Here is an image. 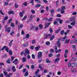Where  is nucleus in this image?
<instances>
[{"label":"nucleus","instance_id":"1","mask_svg":"<svg viewBox=\"0 0 77 77\" xmlns=\"http://www.w3.org/2000/svg\"><path fill=\"white\" fill-rule=\"evenodd\" d=\"M60 38H59L58 39V41L57 42V46L58 47H60V45H61V43L60 42Z\"/></svg>","mask_w":77,"mask_h":77},{"label":"nucleus","instance_id":"2","mask_svg":"<svg viewBox=\"0 0 77 77\" xmlns=\"http://www.w3.org/2000/svg\"><path fill=\"white\" fill-rule=\"evenodd\" d=\"M42 52H39L38 53L37 57L38 59H39L40 57H41L42 56Z\"/></svg>","mask_w":77,"mask_h":77},{"label":"nucleus","instance_id":"3","mask_svg":"<svg viewBox=\"0 0 77 77\" xmlns=\"http://www.w3.org/2000/svg\"><path fill=\"white\" fill-rule=\"evenodd\" d=\"M25 53H24V55L26 56V54H30V52L29 51V50L27 49H26L25 50Z\"/></svg>","mask_w":77,"mask_h":77},{"label":"nucleus","instance_id":"4","mask_svg":"<svg viewBox=\"0 0 77 77\" xmlns=\"http://www.w3.org/2000/svg\"><path fill=\"white\" fill-rule=\"evenodd\" d=\"M18 59H15L14 61L13 62V63H14L15 65H18Z\"/></svg>","mask_w":77,"mask_h":77},{"label":"nucleus","instance_id":"5","mask_svg":"<svg viewBox=\"0 0 77 77\" xmlns=\"http://www.w3.org/2000/svg\"><path fill=\"white\" fill-rule=\"evenodd\" d=\"M60 60V58H57L55 59V60H54V62L56 63H57Z\"/></svg>","mask_w":77,"mask_h":77},{"label":"nucleus","instance_id":"6","mask_svg":"<svg viewBox=\"0 0 77 77\" xmlns=\"http://www.w3.org/2000/svg\"><path fill=\"white\" fill-rule=\"evenodd\" d=\"M12 70L13 72H15L16 71V69H15V66H14L12 67Z\"/></svg>","mask_w":77,"mask_h":77},{"label":"nucleus","instance_id":"7","mask_svg":"<svg viewBox=\"0 0 77 77\" xmlns=\"http://www.w3.org/2000/svg\"><path fill=\"white\" fill-rule=\"evenodd\" d=\"M11 30V28L10 27H8V28H7L6 29H5V31L6 32H8V33H9L10 32Z\"/></svg>","mask_w":77,"mask_h":77},{"label":"nucleus","instance_id":"8","mask_svg":"<svg viewBox=\"0 0 77 77\" xmlns=\"http://www.w3.org/2000/svg\"><path fill=\"white\" fill-rule=\"evenodd\" d=\"M61 29V27H59L58 28V29L57 30H56L55 31V33H58L59 32H60V30Z\"/></svg>","mask_w":77,"mask_h":77},{"label":"nucleus","instance_id":"9","mask_svg":"<svg viewBox=\"0 0 77 77\" xmlns=\"http://www.w3.org/2000/svg\"><path fill=\"white\" fill-rule=\"evenodd\" d=\"M49 24H50V23H45V26L44 27V29H45L46 27H48L49 26Z\"/></svg>","mask_w":77,"mask_h":77},{"label":"nucleus","instance_id":"10","mask_svg":"<svg viewBox=\"0 0 77 77\" xmlns=\"http://www.w3.org/2000/svg\"><path fill=\"white\" fill-rule=\"evenodd\" d=\"M13 75V74L12 73H11L10 74H7L6 75V77H10L11 76V75Z\"/></svg>","mask_w":77,"mask_h":77},{"label":"nucleus","instance_id":"11","mask_svg":"<svg viewBox=\"0 0 77 77\" xmlns=\"http://www.w3.org/2000/svg\"><path fill=\"white\" fill-rule=\"evenodd\" d=\"M22 60H23V62H25L26 61V60H27V59H26V58L25 57H23L22 58Z\"/></svg>","mask_w":77,"mask_h":77},{"label":"nucleus","instance_id":"12","mask_svg":"<svg viewBox=\"0 0 77 77\" xmlns=\"http://www.w3.org/2000/svg\"><path fill=\"white\" fill-rule=\"evenodd\" d=\"M75 24V21H74L73 22L71 23V26H74Z\"/></svg>","mask_w":77,"mask_h":77},{"label":"nucleus","instance_id":"13","mask_svg":"<svg viewBox=\"0 0 77 77\" xmlns=\"http://www.w3.org/2000/svg\"><path fill=\"white\" fill-rule=\"evenodd\" d=\"M52 35V34H49L46 35V37H45V39H46L47 37H50Z\"/></svg>","mask_w":77,"mask_h":77},{"label":"nucleus","instance_id":"14","mask_svg":"<svg viewBox=\"0 0 77 77\" xmlns=\"http://www.w3.org/2000/svg\"><path fill=\"white\" fill-rule=\"evenodd\" d=\"M69 42V39H66L65 41V44H68Z\"/></svg>","mask_w":77,"mask_h":77},{"label":"nucleus","instance_id":"15","mask_svg":"<svg viewBox=\"0 0 77 77\" xmlns=\"http://www.w3.org/2000/svg\"><path fill=\"white\" fill-rule=\"evenodd\" d=\"M54 38V35H53L52 36H51L50 38V41H52L53 39Z\"/></svg>","mask_w":77,"mask_h":77},{"label":"nucleus","instance_id":"16","mask_svg":"<svg viewBox=\"0 0 77 77\" xmlns=\"http://www.w3.org/2000/svg\"><path fill=\"white\" fill-rule=\"evenodd\" d=\"M39 48H40V46H38L35 48V49L37 51H38Z\"/></svg>","mask_w":77,"mask_h":77},{"label":"nucleus","instance_id":"17","mask_svg":"<svg viewBox=\"0 0 77 77\" xmlns=\"http://www.w3.org/2000/svg\"><path fill=\"white\" fill-rule=\"evenodd\" d=\"M13 41H14L13 40H12L10 42L9 45V46L10 47H11V46H12V42H13Z\"/></svg>","mask_w":77,"mask_h":77},{"label":"nucleus","instance_id":"18","mask_svg":"<svg viewBox=\"0 0 77 77\" xmlns=\"http://www.w3.org/2000/svg\"><path fill=\"white\" fill-rule=\"evenodd\" d=\"M13 14H14V11H10L8 12V14L9 15Z\"/></svg>","mask_w":77,"mask_h":77},{"label":"nucleus","instance_id":"19","mask_svg":"<svg viewBox=\"0 0 77 77\" xmlns=\"http://www.w3.org/2000/svg\"><path fill=\"white\" fill-rule=\"evenodd\" d=\"M26 18H27V16H25L21 20H22V21H24V20H26Z\"/></svg>","mask_w":77,"mask_h":77},{"label":"nucleus","instance_id":"20","mask_svg":"<svg viewBox=\"0 0 77 77\" xmlns=\"http://www.w3.org/2000/svg\"><path fill=\"white\" fill-rule=\"evenodd\" d=\"M38 27L40 28V29H42L43 27V26H42V25L41 24H40L38 25Z\"/></svg>","mask_w":77,"mask_h":77},{"label":"nucleus","instance_id":"21","mask_svg":"<svg viewBox=\"0 0 77 77\" xmlns=\"http://www.w3.org/2000/svg\"><path fill=\"white\" fill-rule=\"evenodd\" d=\"M46 45H50V42H47L45 43Z\"/></svg>","mask_w":77,"mask_h":77},{"label":"nucleus","instance_id":"22","mask_svg":"<svg viewBox=\"0 0 77 77\" xmlns=\"http://www.w3.org/2000/svg\"><path fill=\"white\" fill-rule=\"evenodd\" d=\"M20 17H23V13L20 12Z\"/></svg>","mask_w":77,"mask_h":77},{"label":"nucleus","instance_id":"23","mask_svg":"<svg viewBox=\"0 0 77 77\" xmlns=\"http://www.w3.org/2000/svg\"><path fill=\"white\" fill-rule=\"evenodd\" d=\"M54 52V49H52L50 50V53H53Z\"/></svg>","mask_w":77,"mask_h":77},{"label":"nucleus","instance_id":"24","mask_svg":"<svg viewBox=\"0 0 77 77\" xmlns=\"http://www.w3.org/2000/svg\"><path fill=\"white\" fill-rule=\"evenodd\" d=\"M69 20L70 21H72L74 20V18L73 17H72L69 19Z\"/></svg>","mask_w":77,"mask_h":77},{"label":"nucleus","instance_id":"25","mask_svg":"<svg viewBox=\"0 0 77 77\" xmlns=\"http://www.w3.org/2000/svg\"><path fill=\"white\" fill-rule=\"evenodd\" d=\"M41 6V5L40 4H38L37 5H36L35 6V8H39V7H40Z\"/></svg>","mask_w":77,"mask_h":77},{"label":"nucleus","instance_id":"26","mask_svg":"<svg viewBox=\"0 0 77 77\" xmlns=\"http://www.w3.org/2000/svg\"><path fill=\"white\" fill-rule=\"evenodd\" d=\"M31 12L33 14H35V11H34L33 10H31Z\"/></svg>","mask_w":77,"mask_h":77},{"label":"nucleus","instance_id":"27","mask_svg":"<svg viewBox=\"0 0 77 77\" xmlns=\"http://www.w3.org/2000/svg\"><path fill=\"white\" fill-rule=\"evenodd\" d=\"M29 75V73L28 72V71H27L26 73L24 75V76H27Z\"/></svg>","mask_w":77,"mask_h":77},{"label":"nucleus","instance_id":"28","mask_svg":"<svg viewBox=\"0 0 77 77\" xmlns=\"http://www.w3.org/2000/svg\"><path fill=\"white\" fill-rule=\"evenodd\" d=\"M30 37V35H29V34H26V38H29Z\"/></svg>","mask_w":77,"mask_h":77},{"label":"nucleus","instance_id":"29","mask_svg":"<svg viewBox=\"0 0 77 77\" xmlns=\"http://www.w3.org/2000/svg\"><path fill=\"white\" fill-rule=\"evenodd\" d=\"M64 33V30H62L61 31L60 34L61 35H63V34Z\"/></svg>","mask_w":77,"mask_h":77},{"label":"nucleus","instance_id":"30","mask_svg":"<svg viewBox=\"0 0 77 77\" xmlns=\"http://www.w3.org/2000/svg\"><path fill=\"white\" fill-rule=\"evenodd\" d=\"M54 25H57V24H58V23L56 21H55L54 23Z\"/></svg>","mask_w":77,"mask_h":77},{"label":"nucleus","instance_id":"31","mask_svg":"<svg viewBox=\"0 0 77 77\" xmlns=\"http://www.w3.org/2000/svg\"><path fill=\"white\" fill-rule=\"evenodd\" d=\"M61 10H65V9H66V8H65V7L64 6H63L61 7Z\"/></svg>","mask_w":77,"mask_h":77},{"label":"nucleus","instance_id":"32","mask_svg":"<svg viewBox=\"0 0 77 77\" xmlns=\"http://www.w3.org/2000/svg\"><path fill=\"white\" fill-rule=\"evenodd\" d=\"M71 66L72 67V68H74V66H75V65H74V64L73 63H72L71 64Z\"/></svg>","mask_w":77,"mask_h":77},{"label":"nucleus","instance_id":"33","mask_svg":"<svg viewBox=\"0 0 77 77\" xmlns=\"http://www.w3.org/2000/svg\"><path fill=\"white\" fill-rule=\"evenodd\" d=\"M61 14H64V13H65V11H64V10H61V12H60Z\"/></svg>","mask_w":77,"mask_h":77},{"label":"nucleus","instance_id":"34","mask_svg":"<svg viewBox=\"0 0 77 77\" xmlns=\"http://www.w3.org/2000/svg\"><path fill=\"white\" fill-rule=\"evenodd\" d=\"M0 13L2 15H5V14L3 13V11L2 10L0 11Z\"/></svg>","mask_w":77,"mask_h":77},{"label":"nucleus","instance_id":"35","mask_svg":"<svg viewBox=\"0 0 77 77\" xmlns=\"http://www.w3.org/2000/svg\"><path fill=\"white\" fill-rule=\"evenodd\" d=\"M23 5H24V6H27V3L26 2H25V3H23Z\"/></svg>","mask_w":77,"mask_h":77},{"label":"nucleus","instance_id":"36","mask_svg":"<svg viewBox=\"0 0 77 77\" xmlns=\"http://www.w3.org/2000/svg\"><path fill=\"white\" fill-rule=\"evenodd\" d=\"M32 56L33 59H35V55L32 54Z\"/></svg>","mask_w":77,"mask_h":77},{"label":"nucleus","instance_id":"37","mask_svg":"<svg viewBox=\"0 0 77 77\" xmlns=\"http://www.w3.org/2000/svg\"><path fill=\"white\" fill-rule=\"evenodd\" d=\"M35 16L34 15L33 16V15H31L30 16V18H35Z\"/></svg>","mask_w":77,"mask_h":77},{"label":"nucleus","instance_id":"38","mask_svg":"<svg viewBox=\"0 0 77 77\" xmlns=\"http://www.w3.org/2000/svg\"><path fill=\"white\" fill-rule=\"evenodd\" d=\"M53 20V18H50L48 20V21H51Z\"/></svg>","mask_w":77,"mask_h":77},{"label":"nucleus","instance_id":"39","mask_svg":"<svg viewBox=\"0 0 77 77\" xmlns=\"http://www.w3.org/2000/svg\"><path fill=\"white\" fill-rule=\"evenodd\" d=\"M5 50L6 51H7V52H9V48L8 47L6 48Z\"/></svg>","mask_w":77,"mask_h":77},{"label":"nucleus","instance_id":"40","mask_svg":"<svg viewBox=\"0 0 77 77\" xmlns=\"http://www.w3.org/2000/svg\"><path fill=\"white\" fill-rule=\"evenodd\" d=\"M23 27V24H21L19 26V28H22Z\"/></svg>","mask_w":77,"mask_h":77},{"label":"nucleus","instance_id":"41","mask_svg":"<svg viewBox=\"0 0 77 77\" xmlns=\"http://www.w3.org/2000/svg\"><path fill=\"white\" fill-rule=\"evenodd\" d=\"M11 27H14L15 26V25H14V23H13L12 22L11 23Z\"/></svg>","mask_w":77,"mask_h":77},{"label":"nucleus","instance_id":"42","mask_svg":"<svg viewBox=\"0 0 77 77\" xmlns=\"http://www.w3.org/2000/svg\"><path fill=\"white\" fill-rule=\"evenodd\" d=\"M5 5V6H7L9 5V3H8V2H5L4 3Z\"/></svg>","mask_w":77,"mask_h":77},{"label":"nucleus","instance_id":"43","mask_svg":"<svg viewBox=\"0 0 77 77\" xmlns=\"http://www.w3.org/2000/svg\"><path fill=\"white\" fill-rule=\"evenodd\" d=\"M8 52L10 55H12V51L10 50L8 51Z\"/></svg>","mask_w":77,"mask_h":77},{"label":"nucleus","instance_id":"44","mask_svg":"<svg viewBox=\"0 0 77 77\" xmlns=\"http://www.w3.org/2000/svg\"><path fill=\"white\" fill-rule=\"evenodd\" d=\"M62 73V72H61L60 71H58V72H57V74L58 75H60V74H61V73Z\"/></svg>","mask_w":77,"mask_h":77},{"label":"nucleus","instance_id":"45","mask_svg":"<svg viewBox=\"0 0 77 77\" xmlns=\"http://www.w3.org/2000/svg\"><path fill=\"white\" fill-rule=\"evenodd\" d=\"M4 73L5 75V76H6L8 74V72H4Z\"/></svg>","mask_w":77,"mask_h":77},{"label":"nucleus","instance_id":"46","mask_svg":"<svg viewBox=\"0 0 77 77\" xmlns=\"http://www.w3.org/2000/svg\"><path fill=\"white\" fill-rule=\"evenodd\" d=\"M72 47L73 48V49H75V45H72Z\"/></svg>","mask_w":77,"mask_h":77},{"label":"nucleus","instance_id":"47","mask_svg":"<svg viewBox=\"0 0 77 77\" xmlns=\"http://www.w3.org/2000/svg\"><path fill=\"white\" fill-rule=\"evenodd\" d=\"M53 54L50 53L49 54L48 56L49 57H51L52 56H53Z\"/></svg>","mask_w":77,"mask_h":77},{"label":"nucleus","instance_id":"48","mask_svg":"<svg viewBox=\"0 0 77 77\" xmlns=\"http://www.w3.org/2000/svg\"><path fill=\"white\" fill-rule=\"evenodd\" d=\"M39 72V69H37V70L35 72V74H37L38 73V72Z\"/></svg>","mask_w":77,"mask_h":77},{"label":"nucleus","instance_id":"49","mask_svg":"<svg viewBox=\"0 0 77 77\" xmlns=\"http://www.w3.org/2000/svg\"><path fill=\"white\" fill-rule=\"evenodd\" d=\"M39 72V69H37V70L35 72V74H37L38 73V72Z\"/></svg>","mask_w":77,"mask_h":77},{"label":"nucleus","instance_id":"50","mask_svg":"<svg viewBox=\"0 0 77 77\" xmlns=\"http://www.w3.org/2000/svg\"><path fill=\"white\" fill-rule=\"evenodd\" d=\"M66 38V36H64L63 38V41H64Z\"/></svg>","mask_w":77,"mask_h":77},{"label":"nucleus","instance_id":"51","mask_svg":"<svg viewBox=\"0 0 77 77\" xmlns=\"http://www.w3.org/2000/svg\"><path fill=\"white\" fill-rule=\"evenodd\" d=\"M34 0H31V2L32 3V5H34Z\"/></svg>","mask_w":77,"mask_h":77},{"label":"nucleus","instance_id":"52","mask_svg":"<svg viewBox=\"0 0 77 77\" xmlns=\"http://www.w3.org/2000/svg\"><path fill=\"white\" fill-rule=\"evenodd\" d=\"M46 61L47 63H49L50 62V61L49 60H48V59H47L46 60Z\"/></svg>","mask_w":77,"mask_h":77},{"label":"nucleus","instance_id":"53","mask_svg":"<svg viewBox=\"0 0 77 77\" xmlns=\"http://www.w3.org/2000/svg\"><path fill=\"white\" fill-rule=\"evenodd\" d=\"M14 33H15V32H14V31H13L10 33V35L12 36L13 35V34H14Z\"/></svg>","mask_w":77,"mask_h":77},{"label":"nucleus","instance_id":"54","mask_svg":"<svg viewBox=\"0 0 77 77\" xmlns=\"http://www.w3.org/2000/svg\"><path fill=\"white\" fill-rule=\"evenodd\" d=\"M23 65L22 64L19 67V69H21L23 68Z\"/></svg>","mask_w":77,"mask_h":77},{"label":"nucleus","instance_id":"55","mask_svg":"<svg viewBox=\"0 0 77 77\" xmlns=\"http://www.w3.org/2000/svg\"><path fill=\"white\" fill-rule=\"evenodd\" d=\"M49 31L50 33H52L53 32V29L51 28H50L49 29Z\"/></svg>","mask_w":77,"mask_h":77},{"label":"nucleus","instance_id":"56","mask_svg":"<svg viewBox=\"0 0 77 77\" xmlns=\"http://www.w3.org/2000/svg\"><path fill=\"white\" fill-rule=\"evenodd\" d=\"M8 19V16H6L4 18V20H7Z\"/></svg>","mask_w":77,"mask_h":77},{"label":"nucleus","instance_id":"57","mask_svg":"<svg viewBox=\"0 0 77 77\" xmlns=\"http://www.w3.org/2000/svg\"><path fill=\"white\" fill-rule=\"evenodd\" d=\"M35 42H36V41H35V40H34L32 41V44H35Z\"/></svg>","mask_w":77,"mask_h":77},{"label":"nucleus","instance_id":"58","mask_svg":"<svg viewBox=\"0 0 77 77\" xmlns=\"http://www.w3.org/2000/svg\"><path fill=\"white\" fill-rule=\"evenodd\" d=\"M72 14L74 15H77V12H75L74 13H72Z\"/></svg>","mask_w":77,"mask_h":77},{"label":"nucleus","instance_id":"59","mask_svg":"<svg viewBox=\"0 0 77 77\" xmlns=\"http://www.w3.org/2000/svg\"><path fill=\"white\" fill-rule=\"evenodd\" d=\"M10 59H8L7 60V63H10Z\"/></svg>","mask_w":77,"mask_h":77},{"label":"nucleus","instance_id":"60","mask_svg":"<svg viewBox=\"0 0 77 77\" xmlns=\"http://www.w3.org/2000/svg\"><path fill=\"white\" fill-rule=\"evenodd\" d=\"M59 23H60V24H61V23H62L63 22V21L62 20H60H60H59Z\"/></svg>","mask_w":77,"mask_h":77},{"label":"nucleus","instance_id":"61","mask_svg":"<svg viewBox=\"0 0 77 77\" xmlns=\"http://www.w3.org/2000/svg\"><path fill=\"white\" fill-rule=\"evenodd\" d=\"M57 17H61V15L59 14H58L57 15Z\"/></svg>","mask_w":77,"mask_h":77},{"label":"nucleus","instance_id":"62","mask_svg":"<svg viewBox=\"0 0 77 77\" xmlns=\"http://www.w3.org/2000/svg\"><path fill=\"white\" fill-rule=\"evenodd\" d=\"M67 69L66 67H65L64 68V71L66 72V71Z\"/></svg>","mask_w":77,"mask_h":77},{"label":"nucleus","instance_id":"63","mask_svg":"<svg viewBox=\"0 0 77 77\" xmlns=\"http://www.w3.org/2000/svg\"><path fill=\"white\" fill-rule=\"evenodd\" d=\"M15 8H17L18 7V5H17V4H15Z\"/></svg>","mask_w":77,"mask_h":77},{"label":"nucleus","instance_id":"64","mask_svg":"<svg viewBox=\"0 0 77 77\" xmlns=\"http://www.w3.org/2000/svg\"><path fill=\"white\" fill-rule=\"evenodd\" d=\"M11 21H12V19H11V18L10 19L8 20V23H11Z\"/></svg>","mask_w":77,"mask_h":77}]
</instances>
